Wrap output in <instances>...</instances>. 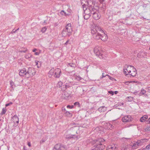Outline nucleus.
Here are the masks:
<instances>
[{"label":"nucleus","mask_w":150,"mask_h":150,"mask_svg":"<svg viewBox=\"0 0 150 150\" xmlns=\"http://www.w3.org/2000/svg\"><path fill=\"white\" fill-rule=\"evenodd\" d=\"M87 5L89 6L91 15L93 14V16L94 19L96 20H98L100 17V14L97 12V9L94 7L93 1L91 0H88L87 1Z\"/></svg>","instance_id":"1"},{"label":"nucleus","mask_w":150,"mask_h":150,"mask_svg":"<svg viewBox=\"0 0 150 150\" xmlns=\"http://www.w3.org/2000/svg\"><path fill=\"white\" fill-rule=\"evenodd\" d=\"M105 140L102 138H100L94 141L95 144L91 148V150H102L105 148V146L102 144Z\"/></svg>","instance_id":"2"},{"label":"nucleus","mask_w":150,"mask_h":150,"mask_svg":"<svg viewBox=\"0 0 150 150\" xmlns=\"http://www.w3.org/2000/svg\"><path fill=\"white\" fill-rule=\"evenodd\" d=\"M94 31V32H100V33H103V36L102 39L103 41H106L108 38V37L106 34L103 30H102L101 28L97 25H95L94 28L91 30V32Z\"/></svg>","instance_id":"3"},{"label":"nucleus","mask_w":150,"mask_h":150,"mask_svg":"<svg viewBox=\"0 0 150 150\" xmlns=\"http://www.w3.org/2000/svg\"><path fill=\"white\" fill-rule=\"evenodd\" d=\"M87 5V1L83 5V9L85 14L84 16L85 19L87 20L90 18L91 15L89 7Z\"/></svg>","instance_id":"4"},{"label":"nucleus","mask_w":150,"mask_h":150,"mask_svg":"<svg viewBox=\"0 0 150 150\" xmlns=\"http://www.w3.org/2000/svg\"><path fill=\"white\" fill-rule=\"evenodd\" d=\"M72 31L71 23H68L66 25L65 28L63 30L62 32L63 36H65L67 35L70 36L71 35V32Z\"/></svg>","instance_id":"5"},{"label":"nucleus","mask_w":150,"mask_h":150,"mask_svg":"<svg viewBox=\"0 0 150 150\" xmlns=\"http://www.w3.org/2000/svg\"><path fill=\"white\" fill-rule=\"evenodd\" d=\"M91 33L92 35L93 38L96 40L101 39L102 41V38L103 36V33H100V32H94V31H93L91 32Z\"/></svg>","instance_id":"6"},{"label":"nucleus","mask_w":150,"mask_h":150,"mask_svg":"<svg viewBox=\"0 0 150 150\" xmlns=\"http://www.w3.org/2000/svg\"><path fill=\"white\" fill-rule=\"evenodd\" d=\"M93 51L94 53L100 58H103V55L100 48L98 46H96L94 48Z\"/></svg>","instance_id":"7"},{"label":"nucleus","mask_w":150,"mask_h":150,"mask_svg":"<svg viewBox=\"0 0 150 150\" xmlns=\"http://www.w3.org/2000/svg\"><path fill=\"white\" fill-rule=\"evenodd\" d=\"M27 72V76L29 77V76H32L35 75V72L34 69L32 67H29L28 68Z\"/></svg>","instance_id":"8"},{"label":"nucleus","mask_w":150,"mask_h":150,"mask_svg":"<svg viewBox=\"0 0 150 150\" xmlns=\"http://www.w3.org/2000/svg\"><path fill=\"white\" fill-rule=\"evenodd\" d=\"M131 73L126 74V76L129 77H134L137 74V71L134 68H132V69H131Z\"/></svg>","instance_id":"9"},{"label":"nucleus","mask_w":150,"mask_h":150,"mask_svg":"<svg viewBox=\"0 0 150 150\" xmlns=\"http://www.w3.org/2000/svg\"><path fill=\"white\" fill-rule=\"evenodd\" d=\"M61 71L59 68H57L54 70L53 75L56 78H59L61 76Z\"/></svg>","instance_id":"10"},{"label":"nucleus","mask_w":150,"mask_h":150,"mask_svg":"<svg viewBox=\"0 0 150 150\" xmlns=\"http://www.w3.org/2000/svg\"><path fill=\"white\" fill-rule=\"evenodd\" d=\"M123 122H129L131 121V116L130 115L125 116L122 118Z\"/></svg>","instance_id":"11"},{"label":"nucleus","mask_w":150,"mask_h":150,"mask_svg":"<svg viewBox=\"0 0 150 150\" xmlns=\"http://www.w3.org/2000/svg\"><path fill=\"white\" fill-rule=\"evenodd\" d=\"M12 120L13 122L14 123H19V118L16 115H15L11 119Z\"/></svg>","instance_id":"12"},{"label":"nucleus","mask_w":150,"mask_h":150,"mask_svg":"<svg viewBox=\"0 0 150 150\" xmlns=\"http://www.w3.org/2000/svg\"><path fill=\"white\" fill-rule=\"evenodd\" d=\"M19 74L21 76H24L25 75H27V72L25 69L21 70L19 72Z\"/></svg>","instance_id":"13"},{"label":"nucleus","mask_w":150,"mask_h":150,"mask_svg":"<svg viewBox=\"0 0 150 150\" xmlns=\"http://www.w3.org/2000/svg\"><path fill=\"white\" fill-rule=\"evenodd\" d=\"M54 68H52L49 71L48 73V76L50 78L54 74Z\"/></svg>","instance_id":"14"},{"label":"nucleus","mask_w":150,"mask_h":150,"mask_svg":"<svg viewBox=\"0 0 150 150\" xmlns=\"http://www.w3.org/2000/svg\"><path fill=\"white\" fill-rule=\"evenodd\" d=\"M106 150H117V149L114 145H110L107 148Z\"/></svg>","instance_id":"15"},{"label":"nucleus","mask_w":150,"mask_h":150,"mask_svg":"<svg viewBox=\"0 0 150 150\" xmlns=\"http://www.w3.org/2000/svg\"><path fill=\"white\" fill-rule=\"evenodd\" d=\"M144 140L147 141V139H143L140 140H138L137 142V143L138 144L139 146H141L144 143Z\"/></svg>","instance_id":"16"},{"label":"nucleus","mask_w":150,"mask_h":150,"mask_svg":"<svg viewBox=\"0 0 150 150\" xmlns=\"http://www.w3.org/2000/svg\"><path fill=\"white\" fill-rule=\"evenodd\" d=\"M124 68H127V70H129L128 73H131V69H132V68H134L131 65H125L124 66Z\"/></svg>","instance_id":"17"},{"label":"nucleus","mask_w":150,"mask_h":150,"mask_svg":"<svg viewBox=\"0 0 150 150\" xmlns=\"http://www.w3.org/2000/svg\"><path fill=\"white\" fill-rule=\"evenodd\" d=\"M107 110V108L104 106H101L98 109V110L100 112H104Z\"/></svg>","instance_id":"18"},{"label":"nucleus","mask_w":150,"mask_h":150,"mask_svg":"<svg viewBox=\"0 0 150 150\" xmlns=\"http://www.w3.org/2000/svg\"><path fill=\"white\" fill-rule=\"evenodd\" d=\"M105 125L106 126V128L108 129H111L112 128V125L109 123H105Z\"/></svg>","instance_id":"19"},{"label":"nucleus","mask_w":150,"mask_h":150,"mask_svg":"<svg viewBox=\"0 0 150 150\" xmlns=\"http://www.w3.org/2000/svg\"><path fill=\"white\" fill-rule=\"evenodd\" d=\"M75 134H67L65 135V138L66 139L73 138L74 136L75 137Z\"/></svg>","instance_id":"20"},{"label":"nucleus","mask_w":150,"mask_h":150,"mask_svg":"<svg viewBox=\"0 0 150 150\" xmlns=\"http://www.w3.org/2000/svg\"><path fill=\"white\" fill-rule=\"evenodd\" d=\"M148 118V116L144 115L140 119V121L142 122H143L145 121Z\"/></svg>","instance_id":"21"},{"label":"nucleus","mask_w":150,"mask_h":150,"mask_svg":"<svg viewBox=\"0 0 150 150\" xmlns=\"http://www.w3.org/2000/svg\"><path fill=\"white\" fill-rule=\"evenodd\" d=\"M146 92V91L144 89H141L140 92L139 93L138 95L139 96H141L143 95H146V94H145Z\"/></svg>","instance_id":"22"},{"label":"nucleus","mask_w":150,"mask_h":150,"mask_svg":"<svg viewBox=\"0 0 150 150\" xmlns=\"http://www.w3.org/2000/svg\"><path fill=\"white\" fill-rule=\"evenodd\" d=\"M78 129V128L76 126H74L70 128V130L71 131H74L76 132V133H77V130Z\"/></svg>","instance_id":"23"},{"label":"nucleus","mask_w":150,"mask_h":150,"mask_svg":"<svg viewBox=\"0 0 150 150\" xmlns=\"http://www.w3.org/2000/svg\"><path fill=\"white\" fill-rule=\"evenodd\" d=\"M138 146L139 145L137 143V142H136L133 144V145L132 146V147L133 149H135L137 148Z\"/></svg>","instance_id":"24"},{"label":"nucleus","mask_w":150,"mask_h":150,"mask_svg":"<svg viewBox=\"0 0 150 150\" xmlns=\"http://www.w3.org/2000/svg\"><path fill=\"white\" fill-rule=\"evenodd\" d=\"M61 146V144H56L54 148V149L56 150H59Z\"/></svg>","instance_id":"25"},{"label":"nucleus","mask_w":150,"mask_h":150,"mask_svg":"<svg viewBox=\"0 0 150 150\" xmlns=\"http://www.w3.org/2000/svg\"><path fill=\"white\" fill-rule=\"evenodd\" d=\"M67 147L63 144H61V146L59 150H67Z\"/></svg>","instance_id":"26"},{"label":"nucleus","mask_w":150,"mask_h":150,"mask_svg":"<svg viewBox=\"0 0 150 150\" xmlns=\"http://www.w3.org/2000/svg\"><path fill=\"white\" fill-rule=\"evenodd\" d=\"M127 146L126 145H123L121 147L122 150H127Z\"/></svg>","instance_id":"27"},{"label":"nucleus","mask_w":150,"mask_h":150,"mask_svg":"<svg viewBox=\"0 0 150 150\" xmlns=\"http://www.w3.org/2000/svg\"><path fill=\"white\" fill-rule=\"evenodd\" d=\"M65 115L68 117H71L72 115V113L68 111H67L65 113Z\"/></svg>","instance_id":"28"},{"label":"nucleus","mask_w":150,"mask_h":150,"mask_svg":"<svg viewBox=\"0 0 150 150\" xmlns=\"http://www.w3.org/2000/svg\"><path fill=\"white\" fill-rule=\"evenodd\" d=\"M22 50L23 49V50H19V52H24L25 53L27 51V49L26 48H24V47H22L21 48Z\"/></svg>","instance_id":"29"},{"label":"nucleus","mask_w":150,"mask_h":150,"mask_svg":"<svg viewBox=\"0 0 150 150\" xmlns=\"http://www.w3.org/2000/svg\"><path fill=\"white\" fill-rule=\"evenodd\" d=\"M32 55L30 54H26L25 56V57L26 59H29L31 57H32Z\"/></svg>","instance_id":"30"},{"label":"nucleus","mask_w":150,"mask_h":150,"mask_svg":"<svg viewBox=\"0 0 150 150\" xmlns=\"http://www.w3.org/2000/svg\"><path fill=\"white\" fill-rule=\"evenodd\" d=\"M128 71L129 70H127V68H125L124 67L123 69V72L125 74H126H126H127V73H128Z\"/></svg>","instance_id":"31"},{"label":"nucleus","mask_w":150,"mask_h":150,"mask_svg":"<svg viewBox=\"0 0 150 150\" xmlns=\"http://www.w3.org/2000/svg\"><path fill=\"white\" fill-rule=\"evenodd\" d=\"M64 86H65V89H63V90L64 91L66 89L68 88H69V87H70V86L69 85V83H66L65 85H64Z\"/></svg>","instance_id":"32"},{"label":"nucleus","mask_w":150,"mask_h":150,"mask_svg":"<svg viewBox=\"0 0 150 150\" xmlns=\"http://www.w3.org/2000/svg\"><path fill=\"white\" fill-rule=\"evenodd\" d=\"M60 13L62 15H64L65 16H67L68 15V14H67L65 12L63 11H62Z\"/></svg>","instance_id":"33"},{"label":"nucleus","mask_w":150,"mask_h":150,"mask_svg":"<svg viewBox=\"0 0 150 150\" xmlns=\"http://www.w3.org/2000/svg\"><path fill=\"white\" fill-rule=\"evenodd\" d=\"M6 112L5 108H3L2 109V111L1 113V114L2 115L5 114Z\"/></svg>","instance_id":"34"},{"label":"nucleus","mask_w":150,"mask_h":150,"mask_svg":"<svg viewBox=\"0 0 150 150\" xmlns=\"http://www.w3.org/2000/svg\"><path fill=\"white\" fill-rule=\"evenodd\" d=\"M46 30H47L46 28L45 27H44L42 28L41 31L42 33H44L45 32Z\"/></svg>","instance_id":"35"},{"label":"nucleus","mask_w":150,"mask_h":150,"mask_svg":"<svg viewBox=\"0 0 150 150\" xmlns=\"http://www.w3.org/2000/svg\"><path fill=\"white\" fill-rule=\"evenodd\" d=\"M106 76H107L108 77L109 79L110 80H111L112 81H113V80H115V79H114V78H113V77H111L110 76H109L108 74H106Z\"/></svg>","instance_id":"36"},{"label":"nucleus","mask_w":150,"mask_h":150,"mask_svg":"<svg viewBox=\"0 0 150 150\" xmlns=\"http://www.w3.org/2000/svg\"><path fill=\"white\" fill-rule=\"evenodd\" d=\"M127 100L129 101H131L133 100V98L131 96H129L127 97Z\"/></svg>","instance_id":"37"},{"label":"nucleus","mask_w":150,"mask_h":150,"mask_svg":"<svg viewBox=\"0 0 150 150\" xmlns=\"http://www.w3.org/2000/svg\"><path fill=\"white\" fill-rule=\"evenodd\" d=\"M145 130L146 131H149L150 130V125H147L146 128L145 129Z\"/></svg>","instance_id":"38"},{"label":"nucleus","mask_w":150,"mask_h":150,"mask_svg":"<svg viewBox=\"0 0 150 150\" xmlns=\"http://www.w3.org/2000/svg\"><path fill=\"white\" fill-rule=\"evenodd\" d=\"M62 82L59 81L58 82V85L59 86V87H62Z\"/></svg>","instance_id":"39"},{"label":"nucleus","mask_w":150,"mask_h":150,"mask_svg":"<svg viewBox=\"0 0 150 150\" xmlns=\"http://www.w3.org/2000/svg\"><path fill=\"white\" fill-rule=\"evenodd\" d=\"M67 108H68L72 109L74 107L73 105H68L67 106Z\"/></svg>","instance_id":"40"},{"label":"nucleus","mask_w":150,"mask_h":150,"mask_svg":"<svg viewBox=\"0 0 150 150\" xmlns=\"http://www.w3.org/2000/svg\"><path fill=\"white\" fill-rule=\"evenodd\" d=\"M146 150H148L150 149V144L146 146Z\"/></svg>","instance_id":"41"},{"label":"nucleus","mask_w":150,"mask_h":150,"mask_svg":"<svg viewBox=\"0 0 150 150\" xmlns=\"http://www.w3.org/2000/svg\"><path fill=\"white\" fill-rule=\"evenodd\" d=\"M12 103L11 102H10V103H7V104H6V107H7L8 106H9V105H11L12 104Z\"/></svg>","instance_id":"42"},{"label":"nucleus","mask_w":150,"mask_h":150,"mask_svg":"<svg viewBox=\"0 0 150 150\" xmlns=\"http://www.w3.org/2000/svg\"><path fill=\"white\" fill-rule=\"evenodd\" d=\"M82 79V78H81L80 76H77L76 78V79L79 81L81 80Z\"/></svg>","instance_id":"43"},{"label":"nucleus","mask_w":150,"mask_h":150,"mask_svg":"<svg viewBox=\"0 0 150 150\" xmlns=\"http://www.w3.org/2000/svg\"><path fill=\"white\" fill-rule=\"evenodd\" d=\"M74 105H78L79 106V103L78 102H76L74 103Z\"/></svg>","instance_id":"44"},{"label":"nucleus","mask_w":150,"mask_h":150,"mask_svg":"<svg viewBox=\"0 0 150 150\" xmlns=\"http://www.w3.org/2000/svg\"><path fill=\"white\" fill-rule=\"evenodd\" d=\"M108 93L113 95L114 94V92L112 91H109Z\"/></svg>","instance_id":"45"},{"label":"nucleus","mask_w":150,"mask_h":150,"mask_svg":"<svg viewBox=\"0 0 150 150\" xmlns=\"http://www.w3.org/2000/svg\"><path fill=\"white\" fill-rule=\"evenodd\" d=\"M146 123L147 124L150 123V117L146 121Z\"/></svg>","instance_id":"46"},{"label":"nucleus","mask_w":150,"mask_h":150,"mask_svg":"<svg viewBox=\"0 0 150 150\" xmlns=\"http://www.w3.org/2000/svg\"><path fill=\"white\" fill-rule=\"evenodd\" d=\"M16 32V30L14 29L11 31V33H15Z\"/></svg>","instance_id":"47"},{"label":"nucleus","mask_w":150,"mask_h":150,"mask_svg":"<svg viewBox=\"0 0 150 150\" xmlns=\"http://www.w3.org/2000/svg\"><path fill=\"white\" fill-rule=\"evenodd\" d=\"M62 110L63 111H66V109L64 107H62Z\"/></svg>","instance_id":"48"},{"label":"nucleus","mask_w":150,"mask_h":150,"mask_svg":"<svg viewBox=\"0 0 150 150\" xmlns=\"http://www.w3.org/2000/svg\"><path fill=\"white\" fill-rule=\"evenodd\" d=\"M138 92V91H135L133 93L135 95H136L137 93Z\"/></svg>","instance_id":"49"},{"label":"nucleus","mask_w":150,"mask_h":150,"mask_svg":"<svg viewBox=\"0 0 150 150\" xmlns=\"http://www.w3.org/2000/svg\"><path fill=\"white\" fill-rule=\"evenodd\" d=\"M39 53L38 52H35V54L36 55H39Z\"/></svg>","instance_id":"50"},{"label":"nucleus","mask_w":150,"mask_h":150,"mask_svg":"<svg viewBox=\"0 0 150 150\" xmlns=\"http://www.w3.org/2000/svg\"><path fill=\"white\" fill-rule=\"evenodd\" d=\"M38 62H39V61H36V60L35 61V63L36 65H38Z\"/></svg>","instance_id":"51"},{"label":"nucleus","mask_w":150,"mask_h":150,"mask_svg":"<svg viewBox=\"0 0 150 150\" xmlns=\"http://www.w3.org/2000/svg\"><path fill=\"white\" fill-rule=\"evenodd\" d=\"M106 76H106V75H103V73L102 77L100 78V79H101L103 78V77H105Z\"/></svg>","instance_id":"52"},{"label":"nucleus","mask_w":150,"mask_h":150,"mask_svg":"<svg viewBox=\"0 0 150 150\" xmlns=\"http://www.w3.org/2000/svg\"><path fill=\"white\" fill-rule=\"evenodd\" d=\"M28 145L29 147L31 146V144L30 142H28Z\"/></svg>","instance_id":"53"},{"label":"nucleus","mask_w":150,"mask_h":150,"mask_svg":"<svg viewBox=\"0 0 150 150\" xmlns=\"http://www.w3.org/2000/svg\"><path fill=\"white\" fill-rule=\"evenodd\" d=\"M58 24L57 23H54V26H56L58 25Z\"/></svg>","instance_id":"54"},{"label":"nucleus","mask_w":150,"mask_h":150,"mask_svg":"<svg viewBox=\"0 0 150 150\" xmlns=\"http://www.w3.org/2000/svg\"><path fill=\"white\" fill-rule=\"evenodd\" d=\"M36 50H37V49H36L35 48V49H34L33 50V52H35Z\"/></svg>","instance_id":"55"},{"label":"nucleus","mask_w":150,"mask_h":150,"mask_svg":"<svg viewBox=\"0 0 150 150\" xmlns=\"http://www.w3.org/2000/svg\"><path fill=\"white\" fill-rule=\"evenodd\" d=\"M69 42V40H68L65 43V44L66 45H67V44Z\"/></svg>","instance_id":"56"},{"label":"nucleus","mask_w":150,"mask_h":150,"mask_svg":"<svg viewBox=\"0 0 150 150\" xmlns=\"http://www.w3.org/2000/svg\"><path fill=\"white\" fill-rule=\"evenodd\" d=\"M13 83V82L12 83H10V84L11 85V86H12L13 85L12 84Z\"/></svg>","instance_id":"57"},{"label":"nucleus","mask_w":150,"mask_h":150,"mask_svg":"<svg viewBox=\"0 0 150 150\" xmlns=\"http://www.w3.org/2000/svg\"><path fill=\"white\" fill-rule=\"evenodd\" d=\"M117 91H116L115 92V94H117Z\"/></svg>","instance_id":"58"},{"label":"nucleus","mask_w":150,"mask_h":150,"mask_svg":"<svg viewBox=\"0 0 150 150\" xmlns=\"http://www.w3.org/2000/svg\"><path fill=\"white\" fill-rule=\"evenodd\" d=\"M123 139H130L129 138H123Z\"/></svg>","instance_id":"59"},{"label":"nucleus","mask_w":150,"mask_h":150,"mask_svg":"<svg viewBox=\"0 0 150 150\" xmlns=\"http://www.w3.org/2000/svg\"><path fill=\"white\" fill-rule=\"evenodd\" d=\"M19 30V28H18V29H16V31L18 30Z\"/></svg>","instance_id":"60"},{"label":"nucleus","mask_w":150,"mask_h":150,"mask_svg":"<svg viewBox=\"0 0 150 150\" xmlns=\"http://www.w3.org/2000/svg\"><path fill=\"white\" fill-rule=\"evenodd\" d=\"M44 23H46V21H45L44 22Z\"/></svg>","instance_id":"61"},{"label":"nucleus","mask_w":150,"mask_h":150,"mask_svg":"<svg viewBox=\"0 0 150 150\" xmlns=\"http://www.w3.org/2000/svg\"><path fill=\"white\" fill-rule=\"evenodd\" d=\"M69 65L70 66H71V67H72L71 65H70V64H69Z\"/></svg>","instance_id":"62"},{"label":"nucleus","mask_w":150,"mask_h":150,"mask_svg":"<svg viewBox=\"0 0 150 150\" xmlns=\"http://www.w3.org/2000/svg\"><path fill=\"white\" fill-rule=\"evenodd\" d=\"M24 150H27L26 149H25V147H24Z\"/></svg>","instance_id":"63"},{"label":"nucleus","mask_w":150,"mask_h":150,"mask_svg":"<svg viewBox=\"0 0 150 150\" xmlns=\"http://www.w3.org/2000/svg\"><path fill=\"white\" fill-rule=\"evenodd\" d=\"M42 142H44V141H42Z\"/></svg>","instance_id":"64"}]
</instances>
